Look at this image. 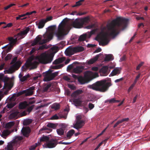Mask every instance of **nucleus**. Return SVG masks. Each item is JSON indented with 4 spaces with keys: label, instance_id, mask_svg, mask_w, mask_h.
Returning <instances> with one entry per match:
<instances>
[{
    "label": "nucleus",
    "instance_id": "nucleus-1",
    "mask_svg": "<svg viewBox=\"0 0 150 150\" xmlns=\"http://www.w3.org/2000/svg\"><path fill=\"white\" fill-rule=\"evenodd\" d=\"M128 19L118 17L108 23L106 26L103 28L104 30L107 28L108 32L104 33L100 35H98L94 39L98 41L100 45L103 46L107 45L109 42V36L114 37L116 36L121 30H124L127 26Z\"/></svg>",
    "mask_w": 150,
    "mask_h": 150
},
{
    "label": "nucleus",
    "instance_id": "nucleus-2",
    "mask_svg": "<svg viewBox=\"0 0 150 150\" xmlns=\"http://www.w3.org/2000/svg\"><path fill=\"white\" fill-rule=\"evenodd\" d=\"M70 28L69 25L61 23L58 26V31L56 33L58 40H63L64 36L69 33Z\"/></svg>",
    "mask_w": 150,
    "mask_h": 150
},
{
    "label": "nucleus",
    "instance_id": "nucleus-3",
    "mask_svg": "<svg viewBox=\"0 0 150 150\" xmlns=\"http://www.w3.org/2000/svg\"><path fill=\"white\" fill-rule=\"evenodd\" d=\"M111 85V83L107 82V80L106 79L97 81L94 83V90L101 92H105L108 90Z\"/></svg>",
    "mask_w": 150,
    "mask_h": 150
},
{
    "label": "nucleus",
    "instance_id": "nucleus-4",
    "mask_svg": "<svg viewBox=\"0 0 150 150\" xmlns=\"http://www.w3.org/2000/svg\"><path fill=\"white\" fill-rule=\"evenodd\" d=\"M53 54H49L45 52L41 53L40 55L37 56L35 59L39 63L46 64L50 63L53 60L54 57Z\"/></svg>",
    "mask_w": 150,
    "mask_h": 150
},
{
    "label": "nucleus",
    "instance_id": "nucleus-5",
    "mask_svg": "<svg viewBox=\"0 0 150 150\" xmlns=\"http://www.w3.org/2000/svg\"><path fill=\"white\" fill-rule=\"evenodd\" d=\"M94 79V73L91 71H87L84 73V76H79L78 78L79 82L81 84L88 83Z\"/></svg>",
    "mask_w": 150,
    "mask_h": 150
},
{
    "label": "nucleus",
    "instance_id": "nucleus-6",
    "mask_svg": "<svg viewBox=\"0 0 150 150\" xmlns=\"http://www.w3.org/2000/svg\"><path fill=\"white\" fill-rule=\"evenodd\" d=\"M91 21L89 16L84 18L76 19L72 23L73 26L76 28H79L83 27L84 24L89 23Z\"/></svg>",
    "mask_w": 150,
    "mask_h": 150
},
{
    "label": "nucleus",
    "instance_id": "nucleus-7",
    "mask_svg": "<svg viewBox=\"0 0 150 150\" xmlns=\"http://www.w3.org/2000/svg\"><path fill=\"white\" fill-rule=\"evenodd\" d=\"M29 30L30 28L28 27L23 31H21L16 35H14L15 37H16L15 38H13L12 37H9L8 38V40L9 41H11L12 43L15 44L18 40L23 38V36L26 35Z\"/></svg>",
    "mask_w": 150,
    "mask_h": 150
},
{
    "label": "nucleus",
    "instance_id": "nucleus-8",
    "mask_svg": "<svg viewBox=\"0 0 150 150\" xmlns=\"http://www.w3.org/2000/svg\"><path fill=\"white\" fill-rule=\"evenodd\" d=\"M84 50V48L81 46L69 47L65 50V53L66 56H69L74 54L75 53L83 51Z\"/></svg>",
    "mask_w": 150,
    "mask_h": 150
},
{
    "label": "nucleus",
    "instance_id": "nucleus-9",
    "mask_svg": "<svg viewBox=\"0 0 150 150\" xmlns=\"http://www.w3.org/2000/svg\"><path fill=\"white\" fill-rule=\"evenodd\" d=\"M58 72H55L52 73L50 72L47 71L43 73V75L44 76L43 81H48L53 80L55 77L57 76Z\"/></svg>",
    "mask_w": 150,
    "mask_h": 150
},
{
    "label": "nucleus",
    "instance_id": "nucleus-10",
    "mask_svg": "<svg viewBox=\"0 0 150 150\" xmlns=\"http://www.w3.org/2000/svg\"><path fill=\"white\" fill-rule=\"evenodd\" d=\"M35 87L33 86H32L28 89L21 91L17 94V96H19L24 94H25V95L26 96H31L33 94V91L35 89Z\"/></svg>",
    "mask_w": 150,
    "mask_h": 150
},
{
    "label": "nucleus",
    "instance_id": "nucleus-11",
    "mask_svg": "<svg viewBox=\"0 0 150 150\" xmlns=\"http://www.w3.org/2000/svg\"><path fill=\"white\" fill-rule=\"evenodd\" d=\"M43 36L44 39L41 40V42L39 43L40 45L45 44L51 40L53 38V35L52 33H50L44 34Z\"/></svg>",
    "mask_w": 150,
    "mask_h": 150
},
{
    "label": "nucleus",
    "instance_id": "nucleus-12",
    "mask_svg": "<svg viewBox=\"0 0 150 150\" xmlns=\"http://www.w3.org/2000/svg\"><path fill=\"white\" fill-rule=\"evenodd\" d=\"M33 57H30L27 60V62L29 67H31L30 68V70L33 69L37 68L38 65L40 64L38 61H34L32 62Z\"/></svg>",
    "mask_w": 150,
    "mask_h": 150
},
{
    "label": "nucleus",
    "instance_id": "nucleus-13",
    "mask_svg": "<svg viewBox=\"0 0 150 150\" xmlns=\"http://www.w3.org/2000/svg\"><path fill=\"white\" fill-rule=\"evenodd\" d=\"M93 34L94 29H93L90 32L88 33V34L86 33L81 35L79 38L78 41L79 42L83 41L86 40L87 38H90L91 36Z\"/></svg>",
    "mask_w": 150,
    "mask_h": 150
},
{
    "label": "nucleus",
    "instance_id": "nucleus-14",
    "mask_svg": "<svg viewBox=\"0 0 150 150\" xmlns=\"http://www.w3.org/2000/svg\"><path fill=\"white\" fill-rule=\"evenodd\" d=\"M9 80V78L7 77H4L2 79V81L4 82V87L8 88L10 90L13 86L12 82L9 83L8 81Z\"/></svg>",
    "mask_w": 150,
    "mask_h": 150
},
{
    "label": "nucleus",
    "instance_id": "nucleus-15",
    "mask_svg": "<svg viewBox=\"0 0 150 150\" xmlns=\"http://www.w3.org/2000/svg\"><path fill=\"white\" fill-rule=\"evenodd\" d=\"M57 144V141L56 139H52L49 140L47 143L46 144L47 147L52 148L54 147Z\"/></svg>",
    "mask_w": 150,
    "mask_h": 150
},
{
    "label": "nucleus",
    "instance_id": "nucleus-16",
    "mask_svg": "<svg viewBox=\"0 0 150 150\" xmlns=\"http://www.w3.org/2000/svg\"><path fill=\"white\" fill-rule=\"evenodd\" d=\"M108 66L103 67L99 71L100 76H105L108 75L109 73L108 72Z\"/></svg>",
    "mask_w": 150,
    "mask_h": 150
},
{
    "label": "nucleus",
    "instance_id": "nucleus-17",
    "mask_svg": "<svg viewBox=\"0 0 150 150\" xmlns=\"http://www.w3.org/2000/svg\"><path fill=\"white\" fill-rule=\"evenodd\" d=\"M30 131V129L29 127H23L21 130L22 134L26 137H28Z\"/></svg>",
    "mask_w": 150,
    "mask_h": 150
},
{
    "label": "nucleus",
    "instance_id": "nucleus-18",
    "mask_svg": "<svg viewBox=\"0 0 150 150\" xmlns=\"http://www.w3.org/2000/svg\"><path fill=\"white\" fill-rule=\"evenodd\" d=\"M66 57H63L59 58L56 59L53 62V64H57L62 63L66 60Z\"/></svg>",
    "mask_w": 150,
    "mask_h": 150
},
{
    "label": "nucleus",
    "instance_id": "nucleus-19",
    "mask_svg": "<svg viewBox=\"0 0 150 150\" xmlns=\"http://www.w3.org/2000/svg\"><path fill=\"white\" fill-rule=\"evenodd\" d=\"M84 68L83 66H78L75 68L73 70L74 73H80L82 71Z\"/></svg>",
    "mask_w": 150,
    "mask_h": 150
},
{
    "label": "nucleus",
    "instance_id": "nucleus-20",
    "mask_svg": "<svg viewBox=\"0 0 150 150\" xmlns=\"http://www.w3.org/2000/svg\"><path fill=\"white\" fill-rule=\"evenodd\" d=\"M47 22V21H45L44 19H41L38 23H37L36 25H38V27L39 29L42 28L44 26L45 23Z\"/></svg>",
    "mask_w": 150,
    "mask_h": 150
},
{
    "label": "nucleus",
    "instance_id": "nucleus-21",
    "mask_svg": "<svg viewBox=\"0 0 150 150\" xmlns=\"http://www.w3.org/2000/svg\"><path fill=\"white\" fill-rule=\"evenodd\" d=\"M73 102L75 104V106H81L82 103V101L81 100V99L78 98H75L73 100Z\"/></svg>",
    "mask_w": 150,
    "mask_h": 150
},
{
    "label": "nucleus",
    "instance_id": "nucleus-22",
    "mask_svg": "<svg viewBox=\"0 0 150 150\" xmlns=\"http://www.w3.org/2000/svg\"><path fill=\"white\" fill-rule=\"evenodd\" d=\"M21 62L20 61H18L12 66V67L15 70H18L20 67Z\"/></svg>",
    "mask_w": 150,
    "mask_h": 150
},
{
    "label": "nucleus",
    "instance_id": "nucleus-23",
    "mask_svg": "<svg viewBox=\"0 0 150 150\" xmlns=\"http://www.w3.org/2000/svg\"><path fill=\"white\" fill-rule=\"evenodd\" d=\"M83 93V91L81 90H78L72 93L71 94L72 97H76L78 95L81 94Z\"/></svg>",
    "mask_w": 150,
    "mask_h": 150
},
{
    "label": "nucleus",
    "instance_id": "nucleus-24",
    "mask_svg": "<svg viewBox=\"0 0 150 150\" xmlns=\"http://www.w3.org/2000/svg\"><path fill=\"white\" fill-rule=\"evenodd\" d=\"M120 73V69L119 68H116L112 70L110 74L112 76H114L116 75L117 74H119Z\"/></svg>",
    "mask_w": 150,
    "mask_h": 150
},
{
    "label": "nucleus",
    "instance_id": "nucleus-25",
    "mask_svg": "<svg viewBox=\"0 0 150 150\" xmlns=\"http://www.w3.org/2000/svg\"><path fill=\"white\" fill-rule=\"evenodd\" d=\"M14 145V143L13 142L8 143L6 147L5 148L6 149V150H13Z\"/></svg>",
    "mask_w": 150,
    "mask_h": 150
},
{
    "label": "nucleus",
    "instance_id": "nucleus-26",
    "mask_svg": "<svg viewBox=\"0 0 150 150\" xmlns=\"http://www.w3.org/2000/svg\"><path fill=\"white\" fill-rule=\"evenodd\" d=\"M10 132L8 130H4L2 132L1 136L4 138L6 139V137L9 135Z\"/></svg>",
    "mask_w": 150,
    "mask_h": 150
},
{
    "label": "nucleus",
    "instance_id": "nucleus-27",
    "mask_svg": "<svg viewBox=\"0 0 150 150\" xmlns=\"http://www.w3.org/2000/svg\"><path fill=\"white\" fill-rule=\"evenodd\" d=\"M105 61H110L113 59V56L112 54H106Z\"/></svg>",
    "mask_w": 150,
    "mask_h": 150
},
{
    "label": "nucleus",
    "instance_id": "nucleus-28",
    "mask_svg": "<svg viewBox=\"0 0 150 150\" xmlns=\"http://www.w3.org/2000/svg\"><path fill=\"white\" fill-rule=\"evenodd\" d=\"M49 140V138L47 136L43 135V136L40 138V141L42 142H47Z\"/></svg>",
    "mask_w": 150,
    "mask_h": 150
},
{
    "label": "nucleus",
    "instance_id": "nucleus-29",
    "mask_svg": "<svg viewBox=\"0 0 150 150\" xmlns=\"http://www.w3.org/2000/svg\"><path fill=\"white\" fill-rule=\"evenodd\" d=\"M74 132L75 131L74 129H71L67 133V137L69 139H70L74 133Z\"/></svg>",
    "mask_w": 150,
    "mask_h": 150
},
{
    "label": "nucleus",
    "instance_id": "nucleus-30",
    "mask_svg": "<svg viewBox=\"0 0 150 150\" xmlns=\"http://www.w3.org/2000/svg\"><path fill=\"white\" fill-rule=\"evenodd\" d=\"M29 66L28 63L27 61L24 65H23L21 67L22 71H25L27 70L29 67Z\"/></svg>",
    "mask_w": 150,
    "mask_h": 150
},
{
    "label": "nucleus",
    "instance_id": "nucleus-31",
    "mask_svg": "<svg viewBox=\"0 0 150 150\" xmlns=\"http://www.w3.org/2000/svg\"><path fill=\"white\" fill-rule=\"evenodd\" d=\"M19 112L16 111L13 112H12L10 115V117L11 119L16 118L17 117Z\"/></svg>",
    "mask_w": 150,
    "mask_h": 150
},
{
    "label": "nucleus",
    "instance_id": "nucleus-32",
    "mask_svg": "<svg viewBox=\"0 0 150 150\" xmlns=\"http://www.w3.org/2000/svg\"><path fill=\"white\" fill-rule=\"evenodd\" d=\"M64 64H61L58 65L53 66L51 67L52 69H57L61 68L64 66Z\"/></svg>",
    "mask_w": 150,
    "mask_h": 150
},
{
    "label": "nucleus",
    "instance_id": "nucleus-33",
    "mask_svg": "<svg viewBox=\"0 0 150 150\" xmlns=\"http://www.w3.org/2000/svg\"><path fill=\"white\" fill-rule=\"evenodd\" d=\"M51 108L55 110H57L60 108V105L58 103H54L51 106Z\"/></svg>",
    "mask_w": 150,
    "mask_h": 150
},
{
    "label": "nucleus",
    "instance_id": "nucleus-34",
    "mask_svg": "<svg viewBox=\"0 0 150 150\" xmlns=\"http://www.w3.org/2000/svg\"><path fill=\"white\" fill-rule=\"evenodd\" d=\"M84 1V0H80L76 2L75 4L72 6V7L80 6L82 4V2Z\"/></svg>",
    "mask_w": 150,
    "mask_h": 150
},
{
    "label": "nucleus",
    "instance_id": "nucleus-35",
    "mask_svg": "<svg viewBox=\"0 0 150 150\" xmlns=\"http://www.w3.org/2000/svg\"><path fill=\"white\" fill-rule=\"evenodd\" d=\"M15 124L13 121L7 123L6 125V127L7 128H9L13 126Z\"/></svg>",
    "mask_w": 150,
    "mask_h": 150
},
{
    "label": "nucleus",
    "instance_id": "nucleus-36",
    "mask_svg": "<svg viewBox=\"0 0 150 150\" xmlns=\"http://www.w3.org/2000/svg\"><path fill=\"white\" fill-rule=\"evenodd\" d=\"M57 132L58 134L61 136L63 135L64 133V130L62 128L57 129Z\"/></svg>",
    "mask_w": 150,
    "mask_h": 150
},
{
    "label": "nucleus",
    "instance_id": "nucleus-37",
    "mask_svg": "<svg viewBox=\"0 0 150 150\" xmlns=\"http://www.w3.org/2000/svg\"><path fill=\"white\" fill-rule=\"evenodd\" d=\"M10 45L9 46H8V47L7 49L6 50V52L8 53L10 52L12 49L13 48V45H15V44H13L11 43V41H10Z\"/></svg>",
    "mask_w": 150,
    "mask_h": 150
},
{
    "label": "nucleus",
    "instance_id": "nucleus-38",
    "mask_svg": "<svg viewBox=\"0 0 150 150\" xmlns=\"http://www.w3.org/2000/svg\"><path fill=\"white\" fill-rule=\"evenodd\" d=\"M30 77V75L29 74H27V75L22 77L20 79V81L22 82H23L25 81L27 78Z\"/></svg>",
    "mask_w": 150,
    "mask_h": 150
},
{
    "label": "nucleus",
    "instance_id": "nucleus-39",
    "mask_svg": "<svg viewBox=\"0 0 150 150\" xmlns=\"http://www.w3.org/2000/svg\"><path fill=\"white\" fill-rule=\"evenodd\" d=\"M57 126V125L51 123H49L47 124V126L48 127L55 129L56 127Z\"/></svg>",
    "mask_w": 150,
    "mask_h": 150
},
{
    "label": "nucleus",
    "instance_id": "nucleus-40",
    "mask_svg": "<svg viewBox=\"0 0 150 150\" xmlns=\"http://www.w3.org/2000/svg\"><path fill=\"white\" fill-rule=\"evenodd\" d=\"M42 40V37L41 35H38L37 36L34 40L39 45V43L41 42V41Z\"/></svg>",
    "mask_w": 150,
    "mask_h": 150
},
{
    "label": "nucleus",
    "instance_id": "nucleus-41",
    "mask_svg": "<svg viewBox=\"0 0 150 150\" xmlns=\"http://www.w3.org/2000/svg\"><path fill=\"white\" fill-rule=\"evenodd\" d=\"M94 63V58H92L89 60H87L86 62V64L87 65H90Z\"/></svg>",
    "mask_w": 150,
    "mask_h": 150
},
{
    "label": "nucleus",
    "instance_id": "nucleus-42",
    "mask_svg": "<svg viewBox=\"0 0 150 150\" xmlns=\"http://www.w3.org/2000/svg\"><path fill=\"white\" fill-rule=\"evenodd\" d=\"M32 122V120L30 119L26 120L23 121V124L24 125H28Z\"/></svg>",
    "mask_w": 150,
    "mask_h": 150
},
{
    "label": "nucleus",
    "instance_id": "nucleus-43",
    "mask_svg": "<svg viewBox=\"0 0 150 150\" xmlns=\"http://www.w3.org/2000/svg\"><path fill=\"white\" fill-rule=\"evenodd\" d=\"M40 145V143H37L35 144H34L31 146H30L29 148V149L30 150H33L35 149L36 147L37 146L39 145Z\"/></svg>",
    "mask_w": 150,
    "mask_h": 150
},
{
    "label": "nucleus",
    "instance_id": "nucleus-44",
    "mask_svg": "<svg viewBox=\"0 0 150 150\" xmlns=\"http://www.w3.org/2000/svg\"><path fill=\"white\" fill-rule=\"evenodd\" d=\"M52 84L49 83L47 84L46 86H44L43 89V91L44 92H46L51 86Z\"/></svg>",
    "mask_w": 150,
    "mask_h": 150
},
{
    "label": "nucleus",
    "instance_id": "nucleus-45",
    "mask_svg": "<svg viewBox=\"0 0 150 150\" xmlns=\"http://www.w3.org/2000/svg\"><path fill=\"white\" fill-rule=\"evenodd\" d=\"M49 47L47 46L46 45H42L40 46L38 48V50H42L44 49H47Z\"/></svg>",
    "mask_w": 150,
    "mask_h": 150
},
{
    "label": "nucleus",
    "instance_id": "nucleus-46",
    "mask_svg": "<svg viewBox=\"0 0 150 150\" xmlns=\"http://www.w3.org/2000/svg\"><path fill=\"white\" fill-rule=\"evenodd\" d=\"M55 25H52L49 27L47 29L48 31H52L55 30Z\"/></svg>",
    "mask_w": 150,
    "mask_h": 150
},
{
    "label": "nucleus",
    "instance_id": "nucleus-47",
    "mask_svg": "<svg viewBox=\"0 0 150 150\" xmlns=\"http://www.w3.org/2000/svg\"><path fill=\"white\" fill-rule=\"evenodd\" d=\"M82 125H80L79 124H78L76 122V123L74 125V127L77 129H78L81 128L82 127Z\"/></svg>",
    "mask_w": 150,
    "mask_h": 150
},
{
    "label": "nucleus",
    "instance_id": "nucleus-48",
    "mask_svg": "<svg viewBox=\"0 0 150 150\" xmlns=\"http://www.w3.org/2000/svg\"><path fill=\"white\" fill-rule=\"evenodd\" d=\"M115 98H112L108 100L105 101V103L109 102V103H115Z\"/></svg>",
    "mask_w": 150,
    "mask_h": 150
},
{
    "label": "nucleus",
    "instance_id": "nucleus-49",
    "mask_svg": "<svg viewBox=\"0 0 150 150\" xmlns=\"http://www.w3.org/2000/svg\"><path fill=\"white\" fill-rule=\"evenodd\" d=\"M6 71L8 72V73H12L15 71V69L11 66L8 70H6Z\"/></svg>",
    "mask_w": 150,
    "mask_h": 150
},
{
    "label": "nucleus",
    "instance_id": "nucleus-50",
    "mask_svg": "<svg viewBox=\"0 0 150 150\" xmlns=\"http://www.w3.org/2000/svg\"><path fill=\"white\" fill-rule=\"evenodd\" d=\"M100 57H102V54L101 53L97 54L94 57V62L96 61Z\"/></svg>",
    "mask_w": 150,
    "mask_h": 150
},
{
    "label": "nucleus",
    "instance_id": "nucleus-51",
    "mask_svg": "<svg viewBox=\"0 0 150 150\" xmlns=\"http://www.w3.org/2000/svg\"><path fill=\"white\" fill-rule=\"evenodd\" d=\"M12 57V55L10 54H8L6 57L5 59L6 60H8L11 59Z\"/></svg>",
    "mask_w": 150,
    "mask_h": 150
},
{
    "label": "nucleus",
    "instance_id": "nucleus-52",
    "mask_svg": "<svg viewBox=\"0 0 150 150\" xmlns=\"http://www.w3.org/2000/svg\"><path fill=\"white\" fill-rule=\"evenodd\" d=\"M37 50H38V47H34L33 48L32 50L30 52V54H33Z\"/></svg>",
    "mask_w": 150,
    "mask_h": 150
},
{
    "label": "nucleus",
    "instance_id": "nucleus-53",
    "mask_svg": "<svg viewBox=\"0 0 150 150\" xmlns=\"http://www.w3.org/2000/svg\"><path fill=\"white\" fill-rule=\"evenodd\" d=\"M59 119V117L57 115V114H55L52 117L50 118V119L52 120H57L58 119Z\"/></svg>",
    "mask_w": 150,
    "mask_h": 150
},
{
    "label": "nucleus",
    "instance_id": "nucleus-54",
    "mask_svg": "<svg viewBox=\"0 0 150 150\" xmlns=\"http://www.w3.org/2000/svg\"><path fill=\"white\" fill-rule=\"evenodd\" d=\"M25 107V104L23 103H21L19 105V108L21 109H23Z\"/></svg>",
    "mask_w": 150,
    "mask_h": 150
},
{
    "label": "nucleus",
    "instance_id": "nucleus-55",
    "mask_svg": "<svg viewBox=\"0 0 150 150\" xmlns=\"http://www.w3.org/2000/svg\"><path fill=\"white\" fill-rule=\"evenodd\" d=\"M15 4H10L9 5H8L6 6L4 8V9L5 10H6L8 9L9 8H10L11 7H12L13 6L15 5Z\"/></svg>",
    "mask_w": 150,
    "mask_h": 150
},
{
    "label": "nucleus",
    "instance_id": "nucleus-56",
    "mask_svg": "<svg viewBox=\"0 0 150 150\" xmlns=\"http://www.w3.org/2000/svg\"><path fill=\"white\" fill-rule=\"evenodd\" d=\"M144 64V62H141L137 66L136 68V70H138Z\"/></svg>",
    "mask_w": 150,
    "mask_h": 150
},
{
    "label": "nucleus",
    "instance_id": "nucleus-57",
    "mask_svg": "<svg viewBox=\"0 0 150 150\" xmlns=\"http://www.w3.org/2000/svg\"><path fill=\"white\" fill-rule=\"evenodd\" d=\"M68 87L72 90H74L76 89V86L73 84L68 85Z\"/></svg>",
    "mask_w": 150,
    "mask_h": 150
},
{
    "label": "nucleus",
    "instance_id": "nucleus-58",
    "mask_svg": "<svg viewBox=\"0 0 150 150\" xmlns=\"http://www.w3.org/2000/svg\"><path fill=\"white\" fill-rule=\"evenodd\" d=\"M17 57H15L11 62V64H13L16 63L17 60Z\"/></svg>",
    "mask_w": 150,
    "mask_h": 150
},
{
    "label": "nucleus",
    "instance_id": "nucleus-59",
    "mask_svg": "<svg viewBox=\"0 0 150 150\" xmlns=\"http://www.w3.org/2000/svg\"><path fill=\"white\" fill-rule=\"evenodd\" d=\"M14 105L12 103H9L8 104L6 107H7V108L9 109H11L13 108L14 106Z\"/></svg>",
    "mask_w": 150,
    "mask_h": 150
},
{
    "label": "nucleus",
    "instance_id": "nucleus-60",
    "mask_svg": "<svg viewBox=\"0 0 150 150\" xmlns=\"http://www.w3.org/2000/svg\"><path fill=\"white\" fill-rule=\"evenodd\" d=\"M135 85H134V84H132L131 86L129 87L128 90V93H129L131 90L133 89V88L134 86Z\"/></svg>",
    "mask_w": 150,
    "mask_h": 150
},
{
    "label": "nucleus",
    "instance_id": "nucleus-61",
    "mask_svg": "<svg viewBox=\"0 0 150 150\" xmlns=\"http://www.w3.org/2000/svg\"><path fill=\"white\" fill-rule=\"evenodd\" d=\"M42 76L41 74H39L38 76H36L33 77V79L34 80L36 81L38 79V78H40Z\"/></svg>",
    "mask_w": 150,
    "mask_h": 150
},
{
    "label": "nucleus",
    "instance_id": "nucleus-62",
    "mask_svg": "<svg viewBox=\"0 0 150 150\" xmlns=\"http://www.w3.org/2000/svg\"><path fill=\"white\" fill-rule=\"evenodd\" d=\"M63 79L67 81H69L70 80V79L68 76H64L63 77Z\"/></svg>",
    "mask_w": 150,
    "mask_h": 150
},
{
    "label": "nucleus",
    "instance_id": "nucleus-63",
    "mask_svg": "<svg viewBox=\"0 0 150 150\" xmlns=\"http://www.w3.org/2000/svg\"><path fill=\"white\" fill-rule=\"evenodd\" d=\"M94 107V105L91 103H89L88 104V108H89L91 110Z\"/></svg>",
    "mask_w": 150,
    "mask_h": 150
},
{
    "label": "nucleus",
    "instance_id": "nucleus-64",
    "mask_svg": "<svg viewBox=\"0 0 150 150\" xmlns=\"http://www.w3.org/2000/svg\"><path fill=\"white\" fill-rule=\"evenodd\" d=\"M94 27V24H92L91 25H89L86 27V28L88 29H90L93 28Z\"/></svg>",
    "mask_w": 150,
    "mask_h": 150
}]
</instances>
